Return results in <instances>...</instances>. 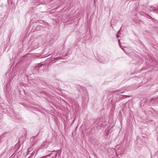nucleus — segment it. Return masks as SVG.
Listing matches in <instances>:
<instances>
[{"label":"nucleus","instance_id":"16","mask_svg":"<svg viewBox=\"0 0 158 158\" xmlns=\"http://www.w3.org/2000/svg\"><path fill=\"white\" fill-rule=\"evenodd\" d=\"M154 61L155 62V63L157 65L158 63L156 62L155 60H154Z\"/></svg>","mask_w":158,"mask_h":158},{"label":"nucleus","instance_id":"17","mask_svg":"<svg viewBox=\"0 0 158 158\" xmlns=\"http://www.w3.org/2000/svg\"><path fill=\"white\" fill-rule=\"evenodd\" d=\"M150 8H151V9L152 8H155L154 7H153L152 6V7H151Z\"/></svg>","mask_w":158,"mask_h":158},{"label":"nucleus","instance_id":"12","mask_svg":"<svg viewBox=\"0 0 158 158\" xmlns=\"http://www.w3.org/2000/svg\"><path fill=\"white\" fill-rule=\"evenodd\" d=\"M147 15L149 16L150 17V18H149V19H153V18H152V17L150 15Z\"/></svg>","mask_w":158,"mask_h":158},{"label":"nucleus","instance_id":"7","mask_svg":"<svg viewBox=\"0 0 158 158\" xmlns=\"http://www.w3.org/2000/svg\"><path fill=\"white\" fill-rule=\"evenodd\" d=\"M121 28H122V27H121L120 29H119V30L118 31V32H117V34H120V31L121 29Z\"/></svg>","mask_w":158,"mask_h":158},{"label":"nucleus","instance_id":"19","mask_svg":"<svg viewBox=\"0 0 158 158\" xmlns=\"http://www.w3.org/2000/svg\"><path fill=\"white\" fill-rule=\"evenodd\" d=\"M46 157V156H44L43 157Z\"/></svg>","mask_w":158,"mask_h":158},{"label":"nucleus","instance_id":"15","mask_svg":"<svg viewBox=\"0 0 158 158\" xmlns=\"http://www.w3.org/2000/svg\"><path fill=\"white\" fill-rule=\"evenodd\" d=\"M116 151V153L117 154V156H118V154L117 153H118V151H117V150H116V151Z\"/></svg>","mask_w":158,"mask_h":158},{"label":"nucleus","instance_id":"18","mask_svg":"<svg viewBox=\"0 0 158 158\" xmlns=\"http://www.w3.org/2000/svg\"><path fill=\"white\" fill-rule=\"evenodd\" d=\"M152 61H153V62L154 63V60H153L152 59Z\"/></svg>","mask_w":158,"mask_h":158},{"label":"nucleus","instance_id":"13","mask_svg":"<svg viewBox=\"0 0 158 158\" xmlns=\"http://www.w3.org/2000/svg\"><path fill=\"white\" fill-rule=\"evenodd\" d=\"M116 37L117 38H118L119 37V35H118V34H117V35H116Z\"/></svg>","mask_w":158,"mask_h":158},{"label":"nucleus","instance_id":"14","mask_svg":"<svg viewBox=\"0 0 158 158\" xmlns=\"http://www.w3.org/2000/svg\"><path fill=\"white\" fill-rule=\"evenodd\" d=\"M119 45V46L121 48H122V49H123V48L122 47V46L121 45V44L120 45Z\"/></svg>","mask_w":158,"mask_h":158},{"label":"nucleus","instance_id":"10","mask_svg":"<svg viewBox=\"0 0 158 158\" xmlns=\"http://www.w3.org/2000/svg\"><path fill=\"white\" fill-rule=\"evenodd\" d=\"M41 66H40V65H39V66H37L36 67V68H37V67H38V69L40 67H41Z\"/></svg>","mask_w":158,"mask_h":158},{"label":"nucleus","instance_id":"9","mask_svg":"<svg viewBox=\"0 0 158 158\" xmlns=\"http://www.w3.org/2000/svg\"><path fill=\"white\" fill-rule=\"evenodd\" d=\"M59 151V150H54L53 151H52V152H57Z\"/></svg>","mask_w":158,"mask_h":158},{"label":"nucleus","instance_id":"8","mask_svg":"<svg viewBox=\"0 0 158 158\" xmlns=\"http://www.w3.org/2000/svg\"><path fill=\"white\" fill-rule=\"evenodd\" d=\"M120 39H118V44H119V45H120L121 44V43H120Z\"/></svg>","mask_w":158,"mask_h":158},{"label":"nucleus","instance_id":"6","mask_svg":"<svg viewBox=\"0 0 158 158\" xmlns=\"http://www.w3.org/2000/svg\"><path fill=\"white\" fill-rule=\"evenodd\" d=\"M149 10L150 11H151L152 10L151 9V8H150L149 9ZM153 10H156V9H153Z\"/></svg>","mask_w":158,"mask_h":158},{"label":"nucleus","instance_id":"2","mask_svg":"<svg viewBox=\"0 0 158 158\" xmlns=\"http://www.w3.org/2000/svg\"><path fill=\"white\" fill-rule=\"evenodd\" d=\"M11 111L12 113H11L10 116L12 117H15V115L14 114V110L12 109H11Z\"/></svg>","mask_w":158,"mask_h":158},{"label":"nucleus","instance_id":"11","mask_svg":"<svg viewBox=\"0 0 158 158\" xmlns=\"http://www.w3.org/2000/svg\"><path fill=\"white\" fill-rule=\"evenodd\" d=\"M52 153H51L48 154V155H47V156H51V155L52 154Z\"/></svg>","mask_w":158,"mask_h":158},{"label":"nucleus","instance_id":"3","mask_svg":"<svg viewBox=\"0 0 158 158\" xmlns=\"http://www.w3.org/2000/svg\"><path fill=\"white\" fill-rule=\"evenodd\" d=\"M38 149L36 150L35 149V150H34L32 153L31 155H33L35 154H36L37 153V152H38Z\"/></svg>","mask_w":158,"mask_h":158},{"label":"nucleus","instance_id":"20","mask_svg":"<svg viewBox=\"0 0 158 158\" xmlns=\"http://www.w3.org/2000/svg\"><path fill=\"white\" fill-rule=\"evenodd\" d=\"M157 11L158 12V10Z\"/></svg>","mask_w":158,"mask_h":158},{"label":"nucleus","instance_id":"1","mask_svg":"<svg viewBox=\"0 0 158 158\" xmlns=\"http://www.w3.org/2000/svg\"><path fill=\"white\" fill-rule=\"evenodd\" d=\"M103 124L104 123L102 121H99L97 123V125L98 127L99 126H102L104 125Z\"/></svg>","mask_w":158,"mask_h":158},{"label":"nucleus","instance_id":"21","mask_svg":"<svg viewBox=\"0 0 158 158\" xmlns=\"http://www.w3.org/2000/svg\"><path fill=\"white\" fill-rule=\"evenodd\" d=\"M157 11L158 12V10Z\"/></svg>","mask_w":158,"mask_h":158},{"label":"nucleus","instance_id":"5","mask_svg":"<svg viewBox=\"0 0 158 158\" xmlns=\"http://www.w3.org/2000/svg\"><path fill=\"white\" fill-rule=\"evenodd\" d=\"M57 155H58V154L56 153L55 154V156H52V157H53V158H56V157L57 156Z\"/></svg>","mask_w":158,"mask_h":158},{"label":"nucleus","instance_id":"4","mask_svg":"<svg viewBox=\"0 0 158 158\" xmlns=\"http://www.w3.org/2000/svg\"><path fill=\"white\" fill-rule=\"evenodd\" d=\"M158 97L157 98H152L151 99V101H156V99H158Z\"/></svg>","mask_w":158,"mask_h":158}]
</instances>
